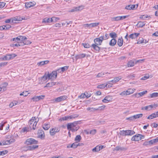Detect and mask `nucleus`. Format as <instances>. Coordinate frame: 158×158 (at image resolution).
<instances>
[{"label": "nucleus", "mask_w": 158, "mask_h": 158, "mask_svg": "<svg viewBox=\"0 0 158 158\" xmlns=\"http://www.w3.org/2000/svg\"><path fill=\"white\" fill-rule=\"evenodd\" d=\"M79 128V126L77 125V123L76 122L68 123L67 125V129L69 131H71L73 132L77 131Z\"/></svg>", "instance_id": "nucleus-1"}, {"label": "nucleus", "mask_w": 158, "mask_h": 158, "mask_svg": "<svg viewBox=\"0 0 158 158\" xmlns=\"http://www.w3.org/2000/svg\"><path fill=\"white\" fill-rule=\"evenodd\" d=\"M38 141L35 139L33 138H28L27 139L25 142V143L27 145H31L32 144H37Z\"/></svg>", "instance_id": "nucleus-2"}, {"label": "nucleus", "mask_w": 158, "mask_h": 158, "mask_svg": "<svg viewBox=\"0 0 158 158\" xmlns=\"http://www.w3.org/2000/svg\"><path fill=\"white\" fill-rule=\"evenodd\" d=\"M134 90L131 89H129L126 91L122 92L120 94V95L123 97L125 96L128 95L133 93Z\"/></svg>", "instance_id": "nucleus-3"}, {"label": "nucleus", "mask_w": 158, "mask_h": 158, "mask_svg": "<svg viewBox=\"0 0 158 158\" xmlns=\"http://www.w3.org/2000/svg\"><path fill=\"white\" fill-rule=\"evenodd\" d=\"M59 19V18L55 17H53L52 18H45L43 20L42 23H49L54 21V19Z\"/></svg>", "instance_id": "nucleus-4"}, {"label": "nucleus", "mask_w": 158, "mask_h": 158, "mask_svg": "<svg viewBox=\"0 0 158 158\" xmlns=\"http://www.w3.org/2000/svg\"><path fill=\"white\" fill-rule=\"evenodd\" d=\"M128 16V15L123 16H118L112 18L111 20L112 21H119V20H123Z\"/></svg>", "instance_id": "nucleus-5"}, {"label": "nucleus", "mask_w": 158, "mask_h": 158, "mask_svg": "<svg viewBox=\"0 0 158 158\" xmlns=\"http://www.w3.org/2000/svg\"><path fill=\"white\" fill-rule=\"evenodd\" d=\"M38 145H32L26 147H24L23 148V150L26 151L28 150H33L38 148Z\"/></svg>", "instance_id": "nucleus-6"}, {"label": "nucleus", "mask_w": 158, "mask_h": 158, "mask_svg": "<svg viewBox=\"0 0 158 158\" xmlns=\"http://www.w3.org/2000/svg\"><path fill=\"white\" fill-rule=\"evenodd\" d=\"M17 56V55L15 54H8L6 55L4 57L3 59L9 60L13 59Z\"/></svg>", "instance_id": "nucleus-7"}, {"label": "nucleus", "mask_w": 158, "mask_h": 158, "mask_svg": "<svg viewBox=\"0 0 158 158\" xmlns=\"http://www.w3.org/2000/svg\"><path fill=\"white\" fill-rule=\"evenodd\" d=\"M68 97L65 95L58 97L55 99L54 101L56 102H58L64 101Z\"/></svg>", "instance_id": "nucleus-8"}, {"label": "nucleus", "mask_w": 158, "mask_h": 158, "mask_svg": "<svg viewBox=\"0 0 158 158\" xmlns=\"http://www.w3.org/2000/svg\"><path fill=\"white\" fill-rule=\"evenodd\" d=\"M47 79H50L49 72H48V73H46L44 75L41 77V81L42 82H44Z\"/></svg>", "instance_id": "nucleus-9"}, {"label": "nucleus", "mask_w": 158, "mask_h": 158, "mask_svg": "<svg viewBox=\"0 0 158 158\" xmlns=\"http://www.w3.org/2000/svg\"><path fill=\"white\" fill-rule=\"evenodd\" d=\"M122 78L121 76H119L118 77H116L114 78L113 80L109 81L108 82V84H111L110 82H111L113 84H115L116 82H118Z\"/></svg>", "instance_id": "nucleus-10"}, {"label": "nucleus", "mask_w": 158, "mask_h": 158, "mask_svg": "<svg viewBox=\"0 0 158 158\" xmlns=\"http://www.w3.org/2000/svg\"><path fill=\"white\" fill-rule=\"evenodd\" d=\"M132 141H138L141 140V138L140 137V134H137L133 136L131 139Z\"/></svg>", "instance_id": "nucleus-11"}, {"label": "nucleus", "mask_w": 158, "mask_h": 158, "mask_svg": "<svg viewBox=\"0 0 158 158\" xmlns=\"http://www.w3.org/2000/svg\"><path fill=\"white\" fill-rule=\"evenodd\" d=\"M157 117H158V111L149 115L147 118L148 119H152Z\"/></svg>", "instance_id": "nucleus-12"}, {"label": "nucleus", "mask_w": 158, "mask_h": 158, "mask_svg": "<svg viewBox=\"0 0 158 158\" xmlns=\"http://www.w3.org/2000/svg\"><path fill=\"white\" fill-rule=\"evenodd\" d=\"M98 45L97 44H93L91 46V47L96 51V52H99L100 50V48Z\"/></svg>", "instance_id": "nucleus-13"}, {"label": "nucleus", "mask_w": 158, "mask_h": 158, "mask_svg": "<svg viewBox=\"0 0 158 158\" xmlns=\"http://www.w3.org/2000/svg\"><path fill=\"white\" fill-rule=\"evenodd\" d=\"M38 136L41 139H44L45 137L44 133L42 130H39L38 131Z\"/></svg>", "instance_id": "nucleus-14"}, {"label": "nucleus", "mask_w": 158, "mask_h": 158, "mask_svg": "<svg viewBox=\"0 0 158 158\" xmlns=\"http://www.w3.org/2000/svg\"><path fill=\"white\" fill-rule=\"evenodd\" d=\"M112 99L111 96H107L105 97L104 99L102 100V102L104 103H107L110 102Z\"/></svg>", "instance_id": "nucleus-15"}, {"label": "nucleus", "mask_w": 158, "mask_h": 158, "mask_svg": "<svg viewBox=\"0 0 158 158\" xmlns=\"http://www.w3.org/2000/svg\"><path fill=\"white\" fill-rule=\"evenodd\" d=\"M36 4V2H35L33 1L32 2H27L25 4V7L27 8H28L31 6H35Z\"/></svg>", "instance_id": "nucleus-16"}, {"label": "nucleus", "mask_w": 158, "mask_h": 158, "mask_svg": "<svg viewBox=\"0 0 158 158\" xmlns=\"http://www.w3.org/2000/svg\"><path fill=\"white\" fill-rule=\"evenodd\" d=\"M49 77L51 79H52L53 78H56L57 76V71H54L50 73H49Z\"/></svg>", "instance_id": "nucleus-17"}, {"label": "nucleus", "mask_w": 158, "mask_h": 158, "mask_svg": "<svg viewBox=\"0 0 158 158\" xmlns=\"http://www.w3.org/2000/svg\"><path fill=\"white\" fill-rule=\"evenodd\" d=\"M83 8V6H79L78 7H74L73 9H71L70 12H73L74 11L81 10Z\"/></svg>", "instance_id": "nucleus-18"}, {"label": "nucleus", "mask_w": 158, "mask_h": 158, "mask_svg": "<svg viewBox=\"0 0 158 158\" xmlns=\"http://www.w3.org/2000/svg\"><path fill=\"white\" fill-rule=\"evenodd\" d=\"M127 149V148L126 147L117 146L115 148V150L117 151H125Z\"/></svg>", "instance_id": "nucleus-19"}, {"label": "nucleus", "mask_w": 158, "mask_h": 158, "mask_svg": "<svg viewBox=\"0 0 158 158\" xmlns=\"http://www.w3.org/2000/svg\"><path fill=\"white\" fill-rule=\"evenodd\" d=\"M8 85V83L6 82H4L0 85V87L2 92L6 90V87Z\"/></svg>", "instance_id": "nucleus-20"}, {"label": "nucleus", "mask_w": 158, "mask_h": 158, "mask_svg": "<svg viewBox=\"0 0 158 158\" xmlns=\"http://www.w3.org/2000/svg\"><path fill=\"white\" fill-rule=\"evenodd\" d=\"M125 135H131L135 133V132L133 130H127L125 131Z\"/></svg>", "instance_id": "nucleus-21"}, {"label": "nucleus", "mask_w": 158, "mask_h": 158, "mask_svg": "<svg viewBox=\"0 0 158 158\" xmlns=\"http://www.w3.org/2000/svg\"><path fill=\"white\" fill-rule=\"evenodd\" d=\"M86 54L84 53H81L77 54L75 56V58L77 60L79 59H82L86 56Z\"/></svg>", "instance_id": "nucleus-22"}, {"label": "nucleus", "mask_w": 158, "mask_h": 158, "mask_svg": "<svg viewBox=\"0 0 158 158\" xmlns=\"http://www.w3.org/2000/svg\"><path fill=\"white\" fill-rule=\"evenodd\" d=\"M140 35L139 33H134L130 34L129 36L131 39H135L138 36Z\"/></svg>", "instance_id": "nucleus-23"}, {"label": "nucleus", "mask_w": 158, "mask_h": 158, "mask_svg": "<svg viewBox=\"0 0 158 158\" xmlns=\"http://www.w3.org/2000/svg\"><path fill=\"white\" fill-rule=\"evenodd\" d=\"M135 60L134 59V60H131L129 61L127 63L128 67H129L133 66L135 64Z\"/></svg>", "instance_id": "nucleus-24"}, {"label": "nucleus", "mask_w": 158, "mask_h": 158, "mask_svg": "<svg viewBox=\"0 0 158 158\" xmlns=\"http://www.w3.org/2000/svg\"><path fill=\"white\" fill-rule=\"evenodd\" d=\"M49 62V60H45L44 61H42L39 62H38L37 63V65L38 66H41L44 65L46 64H48Z\"/></svg>", "instance_id": "nucleus-25"}, {"label": "nucleus", "mask_w": 158, "mask_h": 158, "mask_svg": "<svg viewBox=\"0 0 158 158\" xmlns=\"http://www.w3.org/2000/svg\"><path fill=\"white\" fill-rule=\"evenodd\" d=\"M146 23V21H139L137 24L138 27H142L145 25Z\"/></svg>", "instance_id": "nucleus-26"}, {"label": "nucleus", "mask_w": 158, "mask_h": 158, "mask_svg": "<svg viewBox=\"0 0 158 158\" xmlns=\"http://www.w3.org/2000/svg\"><path fill=\"white\" fill-rule=\"evenodd\" d=\"M12 23H16V21H20L21 20L20 17H15L13 18H12Z\"/></svg>", "instance_id": "nucleus-27"}, {"label": "nucleus", "mask_w": 158, "mask_h": 158, "mask_svg": "<svg viewBox=\"0 0 158 158\" xmlns=\"http://www.w3.org/2000/svg\"><path fill=\"white\" fill-rule=\"evenodd\" d=\"M117 43V40L115 39H112L109 42V45L111 46H114Z\"/></svg>", "instance_id": "nucleus-28"}, {"label": "nucleus", "mask_w": 158, "mask_h": 158, "mask_svg": "<svg viewBox=\"0 0 158 158\" xmlns=\"http://www.w3.org/2000/svg\"><path fill=\"white\" fill-rule=\"evenodd\" d=\"M125 9L128 10H134L135 8V5H130L127 6L125 7Z\"/></svg>", "instance_id": "nucleus-29"}, {"label": "nucleus", "mask_w": 158, "mask_h": 158, "mask_svg": "<svg viewBox=\"0 0 158 158\" xmlns=\"http://www.w3.org/2000/svg\"><path fill=\"white\" fill-rule=\"evenodd\" d=\"M31 42L30 40H28L27 39L26 40H25L23 42V43L22 44H20L19 46H23L25 45H28L31 43Z\"/></svg>", "instance_id": "nucleus-30"}, {"label": "nucleus", "mask_w": 158, "mask_h": 158, "mask_svg": "<svg viewBox=\"0 0 158 158\" xmlns=\"http://www.w3.org/2000/svg\"><path fill=\"white\" fill-rule=\"evenodd\" d=\"M94 42L95 44L98 45H101L102 43L101 40L98 38H95L94 40Z\"/></svg>", "instance_id": "nucleus-31"}, {"label": "nucleus", "mask_w": 158, "mask_h": 158, "mask_svg": "<svg viewBox=\"0 0 158 158\" xmlns=\"http://www.w3.org/2000/svg\"><path fill=\"white\" fill-rule=\"evenodd\" d=\"M123 43V40L122 37L118 39L117 42V44L119 47L121 46Z\"/></svg>", "instance_id": "nucleus-32"}, {"label": "nucleus", "mask_w": 158, "mask_h": 158, "mask_svg": "<svg viewBox=\"0 0 158 158\" xmlns=\"http://www.w3.org/2000/svg\"><path fill=\"white\" fill-rule=\"evenodd\" d=\"M153 107V106L152 105H150L142 107V110H152Z\"/></svg>", "instance_id": "nucleus-33"}, {"label": "nucleus", "mask_w": 158, "mask_h": 158, "mask_svg": "<svg viewBox=\"0 0 158 158\" xmlns=\"http://www.w3.org/2000/svg\"><path fill=\"white\" fill-rule=\"evenodd\" d=\"M56 83L55 82H52L47 83L46 85L44 86V87H50L55 85Z\"/></svg>", "instance_id": "nucleus-34"}, {"label": "nucleus", "mask_w": 158, "mask_h": 158, "mask_svg": "<svg viewBox=\"0 0 158 158\" xmlns=\"http://www.w3.org/2000/svg\"><path fill=\"white\" fill-rule=\"evenodd\" d=\"M9 144H10V143H9L8 140H3L2 141H1L0 143V145L1 146H3Z\"/></svg>", "instance_id": "nucleus-35"}, {"label": "nucleus", "mask_w": 158, "mask_h": 158, "mask_svg": "<svg viewBox=\"0 0 158 158\" xmlns=\"http://www.w3.org/2000/svg\"><path fill=\"white\" fill-rule=\"evenodd\" d=\"M50 127V125L48 123H45L43 125V127L45 130H48Z\"/></svg>", "instance_id": "nucleus-36"}, {"label": "nucleus", "mask_w": 158, "mask_h": 158, "mask_svg": "<svg viewBox=\"0 0 158 158\" xmlns=\"http://www.w3.org/2000/svg\"><path fill=\"white\" fill-rule=\"evenodd\" d=\"M69 119H72L76 118L79 116L77 114H73L70 115H68Z\"/></svg>", "instance_id": "nucleus-37"}, {"label": "nucleus", "mask_w": 158, "mask_h": 158, "mask_svg": "<svg viewBox=\"0 0 158 158\" xmlns=\"http://www.w3.org/2000/svg\"><path fill=\"white\" fill-rule=\"evenodd\" d=\"M108 73L107 72H101L100 73H99L97 75V77H103L105 74Z\"/></svg>", "instance_id": "nucleus-38"}, {"label": "nucleus", "mask_w": 158, "mask_h": 158, "mask_svg": "<svg viewBox=\"0 0 158 158\" xmlns=\"http://www.w3.org/2000/svg\"><path fill=\"white\" fill-rule=\"evenodd\" d=\"M107 84H102L100 85H99L97 86V88H98V89H104L105 87H107Z\"/></svg>", "instance_id": "nucleus-39"}, {"label": "nucleus", "mask_w": 158, "mask_h": 158, "mask_svg": "<svg viewBox=\"0 0 158 158\" xmlns=\"http://www.w3.org/2000/svg\"><path fill=\"white\" fill-rule=\"evenodd\" d=\"M143 114H137L135 115H133V118H134V120L138 118H141L142 117Z\"/></svg>", "instance_id": "nucleus-40"}, {"label": "nucleus", "mask_w": 158, "mask_h": 158, "mask_svg": "<svg viewBox=\"0 0 158 158\" xmlns=\"http://www.w3.org/2000/svg\"><path fill=\"white\" fill-rule=\"evenodd\" d=\"M69 119L68 116H66L64 117H62L59 119V121L61 122L64 121H66Z\"/></svg>", "instance_id": "nucleus-41"}, {"label": "nucleus", "mask_w": 158, "mask_h": 158, "mask_svg": "<svg viewBox=\"0 0 158 158\" xmlns=\"http://www.w3.org/2000/svg\"><path fill=\"white\" fill-rule=\"evenodd\" d=\"M109 35L111 38L113 39H114V38H116L117 37V34L114 32L110 33Z\"/></svg>", "instance_id": "nucleus-42"}, {"label": "nucleus", "mask_w": 158, "mask_h": 158, "mask_svg": "<svg viewBox=\"0 0 158 158\" xmlns=\"http://www.w3.org/2000/svg\"><path fill=\"white\" fill-rule=\"evenodd\" d=\"M144 40L142 37H139L138 40V41L137 43L138 44H142L144 43Z\"/></svg>", "instance_id": "nucleus-43"}, {"label": "nucleus", "mask_w": 158, "mask_h": 158, "mask_svg": "<svg viewBox=\"0 0 158 158\" xmlns=\"http://www.w3.org/2000/svg\"><path fill=\"white\" fill-rule=\"evenodd\" d=\"M54 129V128H53L50 129V135L52 136L54 135L56 133Z\"/></svg>", "instance_id": "nucleus-44"}, {"label": "nucleus", "mask_w": 158, "mask_h": 158, "mask_svg": "<svg viewBox=\"0 0 158 158\" xmlns=\"http://www.w3.org/2000/svg\"><path fill=\"white\" fill-rule=\"evenodd\" d=\"M19 38H20V41L22 42V44L23 43V42L25 40L27 39V38L26 36H23L20 35Z\"/></svg>", "instance_id": "nucleus-45"}, {"label": "nucleus", "mask_w": 158, "mask_h": 158, "mask_svg": "<svg viewBox=\"0 0 158 158\" xmlns=\"http://www.w3.org/2000/svg\"><path fill=\"white\" fill-rule=\"evenodd\" d=\"M81 139V137L80 135H78L75 137V140L76 141L80 142Z\"/></svg>", "instance_id": "nucleus-46"}, {"label": "nucleus", "mask_w": 158, "mask_h": 158, "mask_svg": "<svg viewBox=\"0 0 158 158\" xmlns=\"http://www.w3.org/2000/svg\"><path fill=\"white\" fill-rule=\"evenodd\" d=\"M151 98H156L158 96V93H153L150 95Z\"/></svg>", "instance_id": "nucleus-47"}, {"label": "nucleus", "mask_w": 158, "mask_h": 158, "mask_svg": "<svg viewBox=\"0 0 158 158\" xmlns=\"http://www.w3.org/2000/svg\"><path fill=\"white\" fill-rule=\"evenodd\" d=\"M69 66H64L63 67H61V71H62V72H63L67 70L69 68Z\"/></svg>", "instance_id": "nucleus-48"}, {"label": "nucleus", "mask_w": 158, "mask_h": 158, "mask_svg": "<svg viewBox=\"0 0 158 158\" xmlns=\"http://www.w3.org/2000/svg\"><path fill=\"white\" fill-rule=\"evenodd\" d=\"M99 24V23H90L91 27H94Z\"/></svg>", "instance_id": "nucleus-49"}, {"label": "nucleus", "mask_w": 158, "mask_h": 158, "mask_svg": "<svg viewBox=\"0 0 158 158\" xmlns=\"http://www.w3.org/2000/svg\"><path fill=\"white\" fill-rule=\"evenodd\" d=\"M38 96H34L31 98V100L34 102H38L39 101Z\"/></svg>", "instance_id": "nucleus-50"}, {"label": "nucleus", "mask_w": 158, "mask_h": 158, "mask_svg": "<svg viewBox=\"0 0 158 158\" xmlns=\"http://www.w3.org/2000/svg\"><path fill=\"white\" fill-rule=\"evenodd\" d=\"M98 146H97L92 149V151L93 152H98L100 151Z\"/></svg>", "instance_id": "nucleus-51"}, {"label": "nucleus", "mask_w": 158, "mask_h": 158, "mask_svg": "<svg viewBox=\"0 0 158 158\" xmlns=\"http://www.w3.org/2000/svg\"><path fill=\"white\" fill-rule=\"evenodd\" d=\"M28 91H24L23 92L21 93L20 95V96L23 95L24 96H27L28 94L29 93H28Z\"/></svg>", "instance_id": "nucleus-52"}, {"label": "nucleus", "mask_w": 158, "mask_h": 158, "mask_svg": "<svg viewBox=\"0 0 158 158\" xmlns=\"http://www.w3.org/2000/svg\"><path fill=\"white\" fill-rule=\"evenodd\" d=\"M147 92V91L145 90L139 93L138 94H139V95L140 97H141L143 96L144 94H146Z\"/></svg>", "instance_id": "nucleus-53"}, {"label": "nucleus", "mask_w": 158, "mask_h": 158, "mask_svg": "<svg viewBox=\"0 0 158 158\" xmlns=\"http://www.w3.org/2000/svg\"><path fill=\"white\" fill-rule=\"evenodd\" d=\"M148 17H150V16H148V15H141L140 17V18L142 19L143 20H145L146 19L148 18Z\"/></svg>", "instance_id": "nucleus-54"}, {"label": "nucleus", "mask_w": 158, "mask_h": 158, "mask_svg": "<svg viewBox=\"0 0 158 158\" xmlns=\"http://www.w3.org/2000/svg\"><path fill=\"white\" fill-rule=\"evenodd\" d=\"M96 132V130L95 129H93L90 131L89 132V134L92 135H95Z\"/></svg>", "instance_id": "nucleus-55"}, {"label": "nucleus", "mask_w": 158, "mask_h": 158, "mask_svg": "<svg viewBox=\"0 0 158 158\" xmlns=\"http://www.w3.org/2000/svg\"><path fill=\"white\" fill-rule=\"evenodd\" d=\"M82 44L85 48H88L90 47V45L88 43H83Z\"/></svg>", "instance_id": "nucleus-56"}, {"label": "nucleus", "mask_w": 158, "mask_h": 158, "mask_svg": "<svg viewBox=\"0 0 158 158\" xmlns=\"http://www.w3.org/2000/svg\"><path fill=\"white\" fill-rule=\"evenodd\" d=\"M45 97V96L44 95H41L39 96H38V99L39 100V101L41 100H43L44 99Z\"/></svg>", "instance_id": "nucleus-57"}, {"label": "nucleus", "mask_w": 158, "mask_h": 158, "mask_svg": "<svg viewBox=\"0 0 158 158\" xmlns=\"http://www.w3.org/2000/svg\"><path fill=\"white\" fill-rule=\"evenodd\" d=\"M8 152L7 151H0V155L3 156L5 154H6Z\"/></svg>", "instance_id": "nucleus-58"}, {"label": "nucleus", "mask_w": 158, "mask_h": 158, "mask_svg": "<svg viewBox=\"0 0 158 158\" xmlns=\"http://www.w3.org/2000/svg\"><path fill=\"white\" fill-rule=\"evenodd\" d=\"M6 123V122H2L1 123H0V130H2L3 129V127Z\"/></svg>", "instance_id": "nucleus-59"}, {"label": "nucleus", "mask_w": 158, "mask_h": 158, "mask_svg": "<svg viewBox=\"0 0 158 158\" xmlns=\"http://www.w3.org/2000/svg\"><path fill=\"white\" fill-rule=\"evenodd\" d=\"M84 94H85V97H86L87 98H89L91 96L90 94V93L89 94L86 92H85L84 93Z\"/></svg>", "instance_id": "nucleus-60"}, {"label": "nucleus", "mask_w": 158, "mask_h": 158, "mask_svg": "<svg viewBox=\"0 0 158 158\" xmlns=\"http://www.w3.org/2000/svg\"><path fill=\"white\" fill-rule=\"evenodd\" d=\"M4 27L5 28V30H8L11 27V26L9 24H6L5 25H4Z\"/></svg>", "instance_id": "nucleus-61"}, {"label": "nucleus", "mask_w": 158, "mask_h": 158, "mask_svg": "<svg viewBox=\"0 0 158 158\" xmlns=\"http://www.w3.org/2000/svg\"><path fill=\"white\" fill-rule=\"evenodd\" d=\"M6 3L4 2H0V8H2L5 5Z\"/></svg>", "instance_id": "nucleus-62"}, {"label": "nucleus", "mask_w": 158, "mask_h": 158, "mask_svg": "<svg viewBox=\"0 0 158 158\" xmlns=\"http://www.w3.org/2000/svg\"><path fill=\"white\" fill-rule=\"evenodd\" d=\"M119 134L121 135L122 136H126L125 133V131L123 130V131H121L119 132Z\"/></svg>", "instance_id": "nucleus-63"}, {"label": "nucleus", "mask_w": 158, "mask_h": 158, "mask_svg": "<svg viewBox=\"0 0 158 158\" xmlns=\"http://www.w3.org/2000/svg\"><path fill=\"white\" fill-rule=\"evenodd\" d=\"M22 131L23 132H27L29 131V128L27 127H25L24 128H23L22 129Z\"/></svg>", "instance_id": "nucleus-64"}]
</instances>
